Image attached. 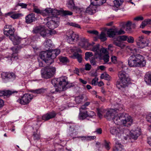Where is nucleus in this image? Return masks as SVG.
<instances>
[{
	"mask_svg": "<svg viewBox=\"0 0 151 151\" xmlns=\"http://www.w3.org/2000/svg\"><path fill=\"white\" fill-rule=\"evenodd\" d=\"M120 41H126L127 40V36L126 35H122L119 36L118 37Z\"/></svg>",
	"mask_w": 151,
	"mask_h": 151,
	"instance_id": "49",
	"label": "nucleus"
},
{
	"mask_svg": "<svg viewBox=\"0 0 151 151\" xmlns=\"http://www.w3.org/2000/svg\"><path fill=\"white\" fill-rule=\"evenodd\" d=\"M20 14H13L11 16V17L13 19H17L19 17Z\"/></svg>",
	"mask_w": 151,
	"mask_h": 151,
	"instance_id": "60",
	"label": "nucleus"
},
{
	"mask_svg": "<svg viewBox=\"0 0 151 151\" xmlns=\"http://www.w3.org/2000/svg\"><path fill=\"white\" fill-rule=\"evenodd\" d=\"M143 19L144 18L142 17L138 16L135 18L134 19V20H135L139 21L140 20H143Z\"/></svg>",
	"mask_w": 151,
	"mask_h": 151,
	"instance_id": "63",
	"label": "nucleus"
},
{
	"mask_svg": "<svg viewBox=\"0 0 151 151\" xmlns=\"http://www.w3.org/2000/svg\"><path fill=\"white\" fill-rule=\"evenodd\" d=\"M130 132L131 137L134 139H136L141 134L140 131L138 129L135 130H132Z\"/></svg>",
	"mask_w": 151,
	"mask_h": 151,
	"instance_id": "21",
	"label": "nucleus"
},
{
	"mask_svg": "<svg viewBox=\"0 0 151 151\" xmlns=\"http://www.w3.org/2000/svg\"><path fill=\"white\" fill-rule=\"evenodd\" d=\"M60 13L63 16H71L73 14V13L72 12L68 10H63L61 11Z\"/></svg>",
	"mask_w": 151,
	"mask_h": 151,
	"instance_id": "36",
	"label": "nucleus"
},
{
	"mask_svg": "<svg viewBox=\"0 0 151 151\" xmlns=\"http://www.w3.org/2000/svg\"><path fill=\"white\" fill-rule=\"evenodd\" d=\"M40 34L41 36L44 38H46V37L48 36L49 35V33H47L46 30L42 28L40 31Z\"/></svg>",
	"mask_w": 151,
	"mask_h": 151,
	"instance_id": "35",
	"label": "nucleus"
},
{
	"mask_svg": "<svg viewBox=\"0 0 151 151\" xmlns=\"http://www.w3.org/2000/svg\"><path fill=\"white\" fill-rule=\"evenodd\" d=\"M4 28L7 29L4 30V33L5 35H6L7 36L11 34V31H12L13 32L15 31L14 28L12 27V25H6L4 27Z\"/></svg>",
	"mask_w": 151,
	"mask_h": 151,
	"instance_id": "20",
	"label": "nucleus"
},
{
	"mask_svg": "<svg viewBox=\"0 0 151 151\" xmlns=\"http://www.w3.org/2000/svg\"><path fill=\"white\" fill-rule=\"evenodd\" d=\"M88 32L91 34H93L96 35H98L99 32L98 31L96 30H89L88 31Z\"/></svg>",
	"mask_w": 151,
	"mask_h": 151,
	"instance_id": "57",
	"label": "nucleus"
},
{
	"mask_svg": "<svg viewBox=\"0 0 151 151\" xmlns=\"http://www.w3.org/2000/svg\"><path fill=\"white\" fill-rule=\"evenodd\" d=\"M66 38L67 42L72 44L73 42L78 41L79 37L78 35L76 34L72 30H69L66 33Z\"/></svg>",
	"mask_w": 151,
	"mask_h": 151,
	"instance_id": "11",
	"label": "nucleus"
},
{
	"mask_svg": "<svg viewBox=\"0 0 151 151\" xmlns=\"http://www.w3.org/2000/svg\"><path fill=\"white\" fill-rule=\"evenodd\" d=\"M146 119L148 122L151 123V113L147 116ZM149 129L150 131H151V124L149 127Z\"/></svg>",
	"mask_w": 151,
	"mask_h": 151,
	"instance_id": "46",
	"label": "nucleus"
},
{
	"mask_svg": "<svg viewBox=\"0 0 151 151\" xmlns=\"http://www.w3.org/2000/svg\"><path fill=\"white\" fill-rule=\"evenodd\" d=\"M118 76L119 80L117 81L116 85L118 89L122 90L128 86L130 78L126 72L124 71L119 72Z\"/></svg>",
	"mask_w": 151,
	"mask_h": 151,
	"instance_id": "5",
	"label": "nucleus"
},
{
	"mask_svg": "<svg viewBox=\"0 0 151 151\" xmlns=\"http://www.w3.org/2000/svg\"><path fill=\"white\" fill-rule=\"evenodd\" d=\"M124 2V0H115L114 1V6L118 8L121 5H122Z\"/></svg>",
	"mask_w": 151,
	"mask_h": 151,
	"instance_id": "40",
	"label": "nucleus"
},
{
	"mask_svg": "<svg viewBox=\"0 0 151 151\" xmlns=\"http://www.w3.org/2000/svg\"><path fill=\"white\" fill-rule=\"evenodd\" d=\"M32 136L33 139L35 141H37L40 139V132H38V129H36L35 132H33Z\"/></svg>",
	"mask_w": 151,
	"mask_h": 151,
	"instance_id": "31",
	"label": "nucleus"
},
{
	"mask_svg": "<svg viewBox=\"0 0 151 151\" xmlns=\"http://www.w3.org/2000/svg\"><path fill=\"white\" fill-rule=\"evenodd\" d=\"M104 78L105 79L109 81L111 79V77L108 74H106L105 75V76L104 77Z\"/></svg>",
	"mask_w": 151,
	"mask_h": 151,
	"instance_id": "64",
	"label": "nucleus"
},
{
	"mask_svg": "<svg viewBox=\"0 0 151 151\" xmlns=\"http://www.w3.org/2000/svg\"><path fill=\"white\" fill-rule=\"evenodd\" d=\"M44 11V14L43 16L44 17L46 16L47 15L49 14H51L52 12V9L50 8H47L45 10H43Z\"/></svg>",
	"mask_w": 151,
	"mask_h": 151,
	"instance_id": "39",
	"label": "nucleus"
},
{
	"mask_svg": "<svg viewBox=\"0 0 151 151\" xmlns=\"http://www.w3.org/2000/svg\"><path fill=\"white\" fill-rule=\"evenodd\" d=\"M114 108L108 111L104 115V117L107 119L112 120L114 122L118 125H123L127 127L131 126L132 123L131 117L125 113L116 114L119 111L123 110L124 106L116 103L114 105Z\"/></svg>",
	"mask_w": 151,
	"mask_h": 151,
	"instance_id": "1",
	"label": "nucleus"
},
{
	"mask_svg": "<svg viewBox=\"0 0 151 151\" xmlns=\"http://www.w3.org/2000/svg\"><path fill=\"white\" fill-rule=\"evenodd\" d=\"M33 95L25 93L24 94L21 99L17 100L21 104L26 105L28 104L32 99Z\"/></svg>",
	"mask_w": 151,
	"mask_h": 151,
	"instance_id": "13",
	"label": "nucleus"
},
{
	"mask_svg": "<svg viewBox=\"0 0 151 151\" xmlns=\"http://www.w3.org/2000/svg\"><path fill=\"white\" fill-rule=\"evenodd\" d=\"M78 45L86 49H88L89 46L91 45V44L88 43L87 40L84 38L81 39Z\"/></svg>",
	"mask_w": 151,
	"mask_h": 151,
	"instance_id": "19",
	"label": "nucleus"
},
{
	"mask_svg": "<svg viewBox=\"0 0 151 151\" xmlns=\"http://www.w3.org/2000/svg\"><path fill=\"white\" fill-rule=\"evenodd\" d=\"M100 55H99V56L101 55L102 53L104 54L108 52L107 49L105 48H102L100 49Z\"/></svg>",
	"mask_w": 151,
	"mask_h": 151,
	"instance_id": "59",
	"label": "nucleus"
},
{
	"mask_svg": "<svg viewBox=\"0 0 151 151\" xmlns=\"http://www.w3.org/2000/svg\"><path fill=\"white\" fill-rule=\"evenodd\" d=\"M46 89L43 88H41L35 90H31L30 91L35 94H42L44 93L46 91Z\"/></svg>",
	"mask_w": 151,
	"mask_h": 151,
	"instance_id": "27",
	"label": "nucleus"
},
{
	"mask_svg": "<svg viewBox=\"0 0 151 151\" xmlns=\"http://www.w3.org/2000/svg\"><path fill=\"white\" fill-rule=\"evenodd\" d=\"M67 78L66 76H62L58 78H54L51 80V83L55 88V91L51 90L52 93H56L57 92L60 93L61 90L59 89V88H62V90L64 91L67 89L70 88L74 86L73 83H69L67 81Z\"/></svg>",
	"mask_w": 151,
	"mask_h": 151,
	"instance_id": "2",
	"label": "nucleus"
},
{
	"mask_svg": "<svg viewBox=\"0 0 151 151\" xmlns=\"http://www.w3.org/2000/svg\"><path fill=\"white\" fill-rule=\"evenodd\" d=\"M69 25L70 26H72L73 27H77L78 28H81L80 26L77 24L73 22H71L69 23Z\"/></svg>",
	"mask_w": 151,
	"mask_h": 151,
	"instance_id": "58",
	"label": "nucleus"
},
{
	"mask_svg": "<svg viewBox=\"0 0 151 151\" xmlns=\"http://www.w3.org/2000/svg\"><path fill=\"white\" fill-rule=\"evenodd\" d=\"M88 117L87 110H80L79 115V119L83 120Z\"/></svg>",
	"mask_w": 151,
	"mask_h": 151,
	"instance_id": "25",
	"label": "nucleus"
},
{
	"mask_svg": "<svg viewBox=\"0 0 151 151\" xmlns=\"http://www.w3.org/2000/svg\"><path fill=\"white\" fill-rule=\"evenodd\" d=\"M45 49L46 50H49L52 45V41L50 39L46 40L43 44Z\"/></svg>",
	"mask_w": 151,
	"mask_h": 151,
	"instance_id": "23",
	"label": "nucleus"
},
{
	"mask_svg": "<svg viewBox=\"0 0 151 151\" xmlns=\"http://www.w3.org/2000/svg\"><path fill=\"white\" fill-rule=\"evenodd\" d=\"M109 56L108 54H106L102 56L101 59L103 60L105 63H107L109 60Z\"/></svg>",
	"mask_w": 151,
	"mask_h": 151,
	"instance_id": "43",
	"label": "nucleus"
},
{
	"mask_svg": "<svg viewBox=\"0 0 151 151\" xmlns=\"http://www.w3.org/2000/svg\"><path fill=\"white\" fill-rule=\"evenodd\" d=\"M144 81L148 85H151V72H148L146 73L144 76Z\"/></svg>",
	"mask_w": 151,
	"mask_h": 151,
	"instance_id": "22",
	"label": "nucleus"
},
{
	"mask_svg": "<svg viewBox=\"0 0 151 151\" xmlns=\"http://www.w3.org/2000/svg\"><path fill=\"white\" fill-rule=\"evenodd\" d=\"M74 11H76V12L79 13L83 14L84 13L85 9L83 8H79L78 6H75L74 9H73Z\"/></svg>",
	"mask_w": 151,
	"mask_h": 151,
	"instance_id": "38",
	"label": "nucleus"
},
{
	"mask_svg": "<svg viewBox=\"0 0 151 151\" xmlns=\"http://www.w3.org/2000/svg\"><path fill=\"white\" fill-rule=\"evenodd\" d=\"M1 76L3 82L5 83L13 81L16 77L14 73L10 72H2Z\"/></svg>",
	"mask_w": 151,
	"mask_h": 151,
	"instance_id": "8",
	"label": "nucleus"
},
{
	"mask_svg": "<svg viewBox=\"0 0 151 151\" xmlns=\"http://www.w3.org/2000/svg\"><path fill=\"white\" fill-rule=\"evenodd\" d=\"M117 57L115 56H112L111 57V62L114 63H116L117 62Z\"/></svg>",
	"mask_w": 151,
	"mask_h": 151,
	"instance_id": "54",
	"label": "nucleus"
},
{
	"mask_svg": "<svg viewBox=\"0 0 151 151\" xmlns=\"http://www.w3.org/2000/svg\"><path fill=\"white\" fill-rule=\"evenodd\" d=\"M60 11L55 9H52V12L51 14L54 16H56L58 14L60 13Z\"/></svg>",
	"mask_w": 151,
	"mask_h": 151,
	"instance_id": "52",
	"label": "nucleus"
},
{
	"mask_svg": "<svg viewBox=\"0 0 151 151\" xmlns=\"http://www.w3.org/2000/svg\"><path fill=\"white\" fill-rule=\"evenodd\" d=\"M98 78L96 77L93 78L91 81L92 84L94 86H96L97 84L96 83L98 82Z\"/></svg>",
	"mask_w": 151,
	"mask_h": 151,
	"instance_id": "61",
	"label": "nucleus"
},
{
	"mask_svg": "<svg viewBox=\"0 0 151 151\" xmlns=\"http://www.w3.org/2000/svg\"><path fill=\"white\" fill-rule=\"evenodd\" d=\"M74 58L76 59L79 63H81L82 60V55L78 52H75L73 54Z\"/></svg>",
	"mask_w": 151,
	"mask_h": 151,
	"instance_id": "30",
	"label": "nucleus"
},
{
	"mask_svg": "<svg viewBox=\"0 0 151 151\" xmlns=\"http://www.w3.org/2000/svg\"><path fill=\"white\" fill-rule=\"evenodd\" d=\"M106 0H90L91 4L86 9L84 13L92 15L97 11V6H101L106 3Z\"/></svg>",
	"mask_w": 151,
	"mask_h": 151,
	"instance_id": "6",
	"label": "nucleus"
},
{
	"mask_svg": "<svg viewBox=\"0 0 151 151\" xmlns=\"http://www.w3.org/2000/svg\"><path fill=\"white\" fill-rule=\"evenodd\" d=\"M25 19L26 22L27 24H30L37 20L35 14L33 13H30L26 16Z\"/></svg>",
	"mask_w": 151,
	"mask_h": 151,
	"instance_id": "17",
	"label": "nucleus"
},
{
	"mask_svg": "<svg viewBox=\"0 0 151 151\" xmlns=\"http://www.w3.org/2000/svg\"><path fill=\"white\" fill-rule=\"evenodd\" d=\"M132 24L131 22L128 21L125 24V26L126 27V31L129 32H132V28L131 27Z\"/></svg>",
	"mask_w": 151,
	"mask_h": 151,
	"instance_id": "33",
	"label": "nucleus"
},
{
	"mask_svg": "<svg viewBox=\"0 0 151 151\" xmlns=\"http://www.w3.org/2000/svg\"><path fill=\"white\" fill-rule=\"evenodd\" d=\"M67 6L69 9L73 10L75 6L73 0H68Z\"/></svg>",
	"mask_w": 151,
	"mask_h": 151,
	"instance_id": "32",
	"label": "nucleus"
},
{
	"mask_svg": "<svg viewBox=\"0 0 151 151\" xmlns=\"http://www.w3.org/2000/svg\"><path fill=\"white\" fill-rule=\"evenodd\" d=\"M104 146L106 149L107 150H109L111 148L110 146L109 145V144L110 143V142L109 141H107L106 139L104 140Z\"/></svg>",
	"mask_w": 151,
	"mask_h": 151,
	"instance_id": "41",
	"label": "nucleus"
},
{
	"mask_svg": "<svg viewBox=\"0 0 151 151\" xmlns=\"http://www.w3.org/2000/svg\"><path fill=\"white\" fill-rule=\"evenodd\" d=\"M137 45L138 47L143 48L144 47L148 46L150 41L146 37L143 36H139L135 40Z\"/></svg>",
	"mask_w": 151,
	"mask_h": 151,
	"instance_id": "9",
	"label": "nucleus"
},
{
	"mask_svg": "<svg viewBox=\"0 0 151 151\" xmlns=\"http://www.w3.org/2000/svg\"><path fill=\"white\" fill-rule=\"evenodd\" d=\"M133 54L131 55L128 60V64L131 67H144L146 64V61L144 57L139 54L136 53L138 50L136 48L132 49Z\"/></svg>",
	"mask_w": 151,
	"mask_h": 151,
	"instance_id": "3",
	"label": "nucleus"
},
{
	"mask_svg": "<svg viewBox=\"0 0 151 151\" xmlns=\"http://www.w3.org/2000/svg\"><path fill=\"white\" fill-rule=\"evenodd\" d=\"M20 48L18 46L17 47H12L11 49L13 51V53L11 55V56H5L4 57L3 59L6 61H11L13 59L17 60L18 59L17 57V53L19 49Z\"/></svg>",
	"mask_w": 151,
	"mask_h": 151,
	"instance_id": "12",
	"label": "nucleus"
},
{
	"mask_svg": "<svg viewBox=\"0 0 151 151\" xmlns=\"http://www.w3.org/2000/svg\"><path fill=\"white\" fill-rule=\"evenodd\" d=\"M87 113L88 117L92 118L95 115V113L92 111L87 110Z\"/></svg>",
	"mask_w": 151,
	"mask_h": 151,
	"instance_id": "48",
	"label": "nucleus"
},
{
	"mask_svg": "<svg viewBox=\"0 0 151 151\" xmlns=\"http://www.w3.org/2000/svg\"><path fill=\"white\" fill-rule=\"evenodd\" d=\"M47 65L42 68L41 71L42 78L46 79H49L52 77L56 71L55 67L50 65Z\"/></svg>",
	"mask_w": 151,
	"mask_h": 151,
	"instance_id": "7",
	"label": "nucleus"
},
{
	"mask_svg": "<svg viewBox=\"0 0 151 151\" xmlns=\"http://www.w3.org/2000/svg\"><path fill=\"white\" fill-rule=\"evenodd\" d=\"M33 11L37 14H40L43 16L44 14V11L43 10H40L39 9L37 8H35L33 9Z\"/></svg>",
	"mask_w": 151,
	"mask_h": 151,
	"instance_id": "37",
	"label": "nucleus"
},
{
	"mask_svg": "<svg viewBox=\"0 0 151 151\" xmlns=\"http://www.w3.org/2000/svg\"><path fill=\"white\" fill-rule=\"evenodd\" d=\"M125 32L122 29L119 30L117 28H111L109 29L107 32L108 37L110 38H113L117 36L124 34Z\"/></svg>",
	"mask_w": 151,
	"mask_h": 151,
	"instance_id": "10",
	"label": "nucleus"
},
{
	"mask_svg": "<svg viewBox=\"0 0 151 151\" xmlns=\"http://www.w3.org/2000/svg\"><path fill=\"white\" fill-rule=\"evenodd\" d=\"M42 28L40 26L35 27L33 30V32L35 34L40 33L41 30L42 29Z\"/></svg>",
	"mask_w": 151,
	"mask_h": 151,
	"instance_id": "47",
	"label": "nucleus"
},
{
	"mask_svg": "<svg viewBox=\"0 0 151 151\" xmlns=\"http://www.w3.org/2000/svg\"><path fill=\"white\" fill-rule=\"evenodd\" d=\"M101 40V41L104 42L107 40L106 36V34L103 32H102L101 34L98 37Z\"/></svg>",
	"mask_w": 151,
	"mask_h": 151,
	"instance_id": "34",
	"label": "nucleus"
},
{
	"mask_svg": "<svg viewBox=\"0 0 151 151\" xmlns=\"http://www.w3.org/2000/svg\"><path fill=\"white\" fill-rule=\"evenodd\" d=\"M27 4H26L24 3H21L20 1L19 0L18 2L16 3L15 6L14 10H16L17 8L19 6L21 7V8L22 9H26L27 8Z\"/></svg>",
	"mask_w": 151,
	"mask_h": 151,
	"instance_id": "29",
	"label": "nucleus"
},
{
	"mask_svg": "<svg viewBox=\"0 0 151 151\" xmlns=\"http://www.w3.org/2000/svg\"><path fill=\"white\" fill-rule=\"evenodd\" d=\"M90 62L91 64L93 65H95L96 64V61L94 57H93L90 59Z\"/></svg>",
	"mask_w": 151,
	"mask_h": 151,
	"instance_id": "56",
	"label": "nucleus"
},
{
	"mask_svg": "<svg viewBox=\"0 0 151 151\" xmlns=\"http://www.w3.org/2000/svg\"><path fill=\"white\" fill-rule=\"evenodd\" d=\"M60 52V50L59 49L46 50L40 53V57L47 65H50L54 62L53 59L55 58Z\"/></svg>",
	"mask_w": 151,
	"mask_h": 151,
	"instance_id": "4",
	"label": "nucleus"
},
{
	"mask_svg": "<svg viewBox=\"0 0 151 151\" xmlns=\"http://www.w3.org/2000/svg\"><path fill=\"white\" fill-rule=\"evenodd\" d=\"M17 93V91H12L9 90L1 91H0V96H9L15 93Z\"/></svg>",
	"mask_w": 151,
	"mask_h": 151,
	"instance_id": "24",
	"label": "nucleus"
},
{
	"mask_svg": "<svg viewBox=\"0 0 151 151\" xmlns=\"http://www.w3.org/2000/svg\"><path fill=\"white\" fill-rule=\"evenodd\" d=\"M127 41L129 43H132L134 42V38L132 36H127Z\"/></svg>",
	"mask_w": 151,
	"mask_h": 151,
	"instance_id": "50",
	"label": "nucleus"
},
{
	"mask_svg": "<svg viewBox=\"0 0 151 151\" xmlns=\"http://www.w3.org/2000/svg\"><path fill=\"white\" fill-rule=\"evenodd\" d=\"M93 56V54L92 52H86L85 53V59L86 60H88L90 57Z\"/></svg>",
	"mask_w": 151,
	"mask_h": 151,
	"instance_id": "45",
	"label": "nucleus"
},
{
	"mask_svg": "<svg viewBox=\"0 0 151 151\" xmlns=\"http://www.w3.org/2000/svg\"><path fill=\"white\" fill-rule=\"evenodd\" d=\"M60 61L61 62L66 64L69 62L68 59L65 57L61 56L59 58Z\"/></svg>",
	"mask_w": 151,
	"mask_h": 151,
	"instance_id": "42",
	"label": "nucleus"
},
{
	"mask_svg": "<svg viewBox=\"0 0 151 151\" xmlns=\"http://www.w3.org/2000/svg\"><path fill=\"white\" fill-rule=\"evenodd\" d=\"M100 45L98 44L95 46H93L92 47V50L95 52L96 55H100Z\"/></svg>",
	"mask_w": 151,
	"mask_h": 151,
	"instance_id": "28",
	"label": "nucleus"
},
{
	"mask_svg": "<svg viewBox=\"0 0 151 151\" xmlns=\"http://www.w3.org/2000/svg\"><path fill=\"white\" fill-rule=\"evenodd\" d=\"M118 39L119 38L117 37L116 40H114L113 41V44L116 46L121 47L122 46V44L121 43L120 40H118Z\"/></svg>",
	"mask_w": 151,
	"mask_h": 151,
	"instance_id": "44",
	"label": "nucleus"
},
{
	"mask_svg": "<svg viewBox=\"0 0 151 151\" xmlns=\"http://www.w3.org/2000/svg\"><path fill=\"white\" fill-rule=\"evenodd\" d=\"M57 114L55 111L52 110L43 115L42 117V119L45 121H48L55 118Z\"/></svg>",
	"mask_w": 151,
	"mask_h": 151,
	"instance_id": "15",
	"label": "nucleus"
},
{
	"mask_svg": "<svg viewBox=\"0 0 151 151\" xmlns=\"http://www.w3.org/2000/svg\"><path fill=\"white\" fill-rule=\"evenodd\" d=\"M83 98L82 97L78 96L75 98L76 102L77 104H79L82 101Z\"/></svg>",
	"mask_w": 151,
	"mask_h": 151,
	"instance_id": "53",
	"label": "nucleus"
},
{
	"mask_svg": "<svg viewBox=\"0 0 151 151\" xmlns=\"http://www.w3.org/2000/svg\"><path fill=\"white\" fill-rule=\"evenodd\" d=\"M76 138H82L81 140L82 141H83V140H88L87 137H84V136H78L77 137H73L72 138L73 139H75Z\"/></svg>",
	"mask_w": 151,
	"mask_h": 151,
	"instance_id": "62",
	"label": "nucleus"
},
{
	"mask_svg": "<svg viewBox=\"0 0 151 151\" xmlns=\"http://www.w3.org/2000/svg\"><path fill=\"white\" fill-rule=\"evenodd\" d=\"M69 134L70 136L72 137L78 134V132L76 129H73V130L70 131Z\"/></svg>",
	"mask_w": 151,
	"mask_h": 151,
	"instance_id": "51",
	"label": "nucleus"
},
{
	"mask_svg": "<svg viewBox=\"0 0 151 151\" xmlns=\"http://www.w3.org/2000/svg\"><path fill=\"white\" fill-rule=\"evenodd\" d=\"M11 34L8 36L10 40H11L14 45L19 44L21 40V38L16 35H14V32L12 31H11Z\"/></svg>",
	"mask_w": 151,
	"mask_h": 151,
	"instance_id": "14",
	"label": "nucleus"
},
{
	"mask_svg": "<svg viewBox=\"0 0 151 151\" xmlns=\"http://www.w3.org/2000/svg\"><path fill=\"white\" fill-rule=\"evenodd\" d=\"M91 65L89 63H87L85 65V69L87 71L90 70L91 68Z\"/></svg>",
	"mask_w": 151,
	"mask_h": 151,
	"instance_id": "55",
	"label": "nucleus"
},
{
	"mask_svg": "<svg viewBox=\"0 0 151 151\" xmlns=\"http://www.w3.org/2000/svg\"><path fill=\"white\" fill-rule=\"evenodd\" d=\"M115 146L114 148L113 151H125L124 146L118 141L116 139H115Z\"/></svg>",
	"mask_w": 151,
	"mask_h": 151,
	"instance_id": "18",
	"label": "nucleus"
},
{
	"mask_svg": "<svg viewBox=\"0 0 151 151\" xmlns=\"http://www.w3.org/2000/svg\"><path fill=\"white\" fill-rule=\"evenodd\" d=\"M47 25L48 28L51 29H53L57 27L58 26V24L57 22L52 20L50 22H48Z\"/></svg>",
	"mask_w": 151,
	"mask_h": 151,
	"instance_id": "26",
	"label": "nucleus"
},
{
	"mask_svg": "<svg viewBox=\"0 0 151 151\" xmlns=\"http://www.w3.org/2000/svg\"><path fill=\"white\" fill-rule=\"evenodd\" d=\"M110 132L112 135L119 138L121 136L122 131L120 128L116 127H111L109 128Z\"/></svg>",
	"mask_w": 151,
	"mask_h": 151,
	"instance_id": "16",
	"label": "nucleus"
}]
</instances>
